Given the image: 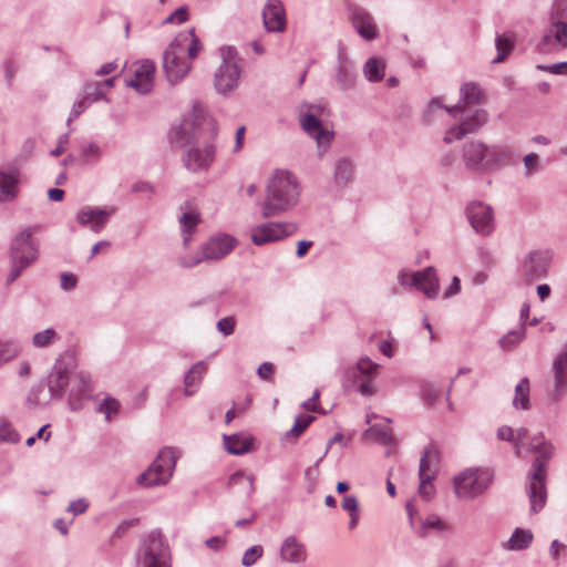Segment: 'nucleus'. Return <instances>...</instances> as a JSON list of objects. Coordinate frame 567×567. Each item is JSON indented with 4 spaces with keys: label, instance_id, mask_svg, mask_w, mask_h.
<instances>
[{
    "label": "nucleus",
    "instance_id": "nucleus-1",
    "mask_svg": "<svg viewBox=\"0 0 567 567\" xmlns=\"http://www.w3.org/2000/svg\"><path fill=\"white\" fill-rule=\"evenodd\" d=\"M217 122L200 105L194 104L192 112L169 131V141L177 147H187L182 161L192 173L207 172L216 157Z\"/></svg>",
    "mask_w": 567,
    "mask_h": 567
},
{
    "label": "nucleus",
    "instance_id": "nucleus-2",
    "mask_svg": "<svg viewBox=\"0 0 567 567\" xmlns=\"http://www.w3.org/2000/svg\"><path fill=\"white\" fill-rule=\"evenodd\" d=\"M527 452L534 455V462L528 473L526 492L530 502V511L538 513L546 503L547 465L554 456L555 447L543 432H538L530 439Z\"/></svg>",
    "mask_w": 567,
    "mask_h": 567
},
{
    "label": "nucleus",
    "instance_id": "nucleus-3",
    "mask_svg": "<svg viewBox=\"0 0 567 567\" xmlns=\"http://www.w3.org/2000/svg\"><path fill=\"white\" fill-rule=\"evenodd\" d=\"M299 197L300 186L296 176L288 171L277 169L267 184L261 216L264 218L280 216L292 209L298 204Z\"/></svg>",
    "mask_w": 567,
    "mask_h": 567
},
{
    "label": "nucleus",
    "instance_id": "nucleus-4",
    "mask_svg": "<svg viewBox=\"0 0 567 567\" xmlns=\"http://www.w3.org/2000/svg\"><path fill=\"white\" fill-rule=\"evenodd\" d=\"M514 148L507 145H487L470 141L463 146V162L467 169L488 173L511 165L515 161Z\"/></svg>",
    "mask_w": 567,
    "mask_h": 567
},
{
    "label": "nucleus",
    "instance_id": "nucleus-5",
    "mask_svg": "<svg viewBox=\"0 0 567 567\" xmlns=\"http://www.w3.org/2000/svg\"><path fill=\"white\" fill-rule=\"evenodd\" d=\"M39 226H29L18 231L11 240L9 248L10 270L6 278V286L12 285L21 274L37 261L40 243L34 234Z\"/></svg>",
    "mask_w": 567,
    "mask_h": 567
},
{
    "label": "nucleus",
    "instance_id": "nucleus-6",
    "mask_svg": "<svg viewBox=\"0 0 567 567\" xmlns=\"http://www.w3.org/2000/svg\"><path fill=\"white\" fill-rule=\"evenodd\" d=\"M221 63L214 75V86L221 95L233 93L239 85L243 68L237 50L233 47L221 48Z\"/></svg>",
    "mask_w": 567,
    "mask_h": 567
},
{
    "label": "nucleus",
    "instance_id": "nucleus-7",
    "mask_svg": "<svg viewBox=\"0 0 567 567\" xmlns=\"http://www.w3.org/2000/svg\"><path fill=\"white\" fill-rule=\"evenodd\" d=\"M187 41V34H178L164 52L163 68L171 85L181 82L192 69V63L184 58Z\"/></svg>",
    "mask_w": 567,
    "mask_h": 567
},
{
    "label": "nucleus",
    "instance_id": "nucleus-8",
    "mask_svg": "<svg viewBox=\"0 0 567 567\" xmlns=\"http://www.w3.org/2000/svg\"><path fill=\"white\" fill-rule=\"evenodd\" d=\"M493 481L487 468H466L454 477V492L460 498L472 499L484 493Z\"/></svg>",
    "mask_w": 567,
    "mask_h": 567
},
{
    "label": "nucleus",
    "instance_id": "nucleus-9",
    "mask_svg": "<svg viewBox=\"0 0 567 567\" xmlns=\"http://www.w3.org/2000/svg\"><path fill=\"white\" fill-rule=\"evenodd\" d=\"M69 382L68 370L62 365L55 364L47 378L49 394H43L42 385H34L27 396V403L38 406L48 404L50 400L62 399Z\"/></svg>",
    "mask_w": 567,
    "mask_h": 567
},
{
    "label": "nucleus",
    "instance_id": "nucleus-10",
    "mask_svg": "<svg viewBox=\"0 0 567 567\" xmlns=\"http://www.w3.org/2000/svg\"><path fill=\"white\" fill-rule=\"evenodd\" d=\"M177 455L171 447L162 449L144 471V488L166 485L176 467Z\"/></svg>",
    "mask_w": 567,
    "mask_h": 567
},
{
    "label": "nucleus",
    "instance_id": "nucleus-11",
    "mask_svg": "<svg viewBox=\"0 0 567 567\" xmlns=\"http://www.w3.org/2000/svg\"><path fill=\"white\" fill-rule=\"evenodd\" d=\"M295 223H265L255 226L251 229V241L256 246H262L268 243L285 239L297 231Z\"/></svg>",
    "mask_w": 567,
    "mask_h": 567
},
{
    "label": "nucleus",
    "instance_id": "nucleus-12",
    "mask_svg": "<svg viewBox=\"0 0 567 567\" xmlns=\"http://www.w3.org/2000/svg\"><path fill=\"white\" fill-rule=\"evenodd\" d=\"M144 567H172V555L161 532H152L144 548Z\"/></svg>",
    "mask_w": 567,
    "mask_h": 567
},
{
    "label": "nucleus",
    "instance_id": "nucleus-13",
    "mask_svg": "<svg viewBox=\"0 0 567 567\" xmlns=\"http://www.w3.org/2000/svg\"><path fill=\"white\" fill-rule=\"evenodd\" d=\"M398 279L402 286L415 287L417 290L423 291L427 298L434 299L439 295L440 286L434 267H427L422 271L413 272L410 276V280L408 272L402 270Z\"/></svg>",
    "mask_w": 567,
    "mask_h": 567
},
{
    "label": "nucleus",
    "instance_id": "nucleus-14",
    "mask_svg": "<svg viewBox=\"0 0 567 567\" xmlns=\"http://www.w3.org/2000/svg\"><path fill=\"white\" fill-rule=\"evenodd\" d=\"M466 216L475 233L488 236L494 230V212L489 205L472 202L466 207Z\"/></svg>",
    "mask_w": 567,
    "mask_h": 567
},
{
    "label": "nucleus",
    "instance_id": "nucleus-15",
    "mask_svg": "<svg viewBox=\"0 0 567 567\" xmlns=\"http://www.w3.org/2000/svg\"><path fill=\"white\" fill-rule=\"evenodd\" d=\"M551 256L547 250H532L522 262V271L526 281L532 282L547 276Z\"/></svg>",
    "mask_w": 567,
    "mask_h": 567
},
{
    "label": "nucleus",
    "instance_id": "nucleus-16",
    "mask_svg": "<svg viewBox=\"0 0 567 567\" xmlns=\"http://www.w3.org/2000/svg\"><path fill=\"white\" fill-rule=\"evenodd\" d=\"M488 121V113L484 109H476L470 115H466L462 122L451 127L443 141L452 143L454 140H461L467 134L476 133Z\"/></svg>",
    "mask_w": 567,
    "mask_h": 567
},
{
    "label": "nucleus",
    "instance_id": "nucleus-17",
    "mask_svg": "<svg viewBox=\"0 0 567 567\" xmlns=\"http://www.w3.org/2000/svg\"><path fill=\"white\" fill-rule=\"evenodd\" d=\"M114 213V207L100 208L85 206L76 213V221L82 226H90V229L97 234L104 229Z\"/></svg>",
    "mask_w": 567,
    "mask_h": 567
},
{
    "label": "nucleus",
    "instance_id": "nucleus-18",
    "mask_svg": "<svg viewBox=\"0 0 567 567\" xmlns=\"http://www.w3.org/2000/svg\"><path fill=\"white\" fill-rule=\"evenodd\" d=\"M236 244V238L226 234L212 237L202 247L203 261L224 258L235 248Z\"/></svg>",
    "mask_w": 567,
    "mask_h": 567
},
{
    "label": "nucleus",
    "instance_id": "nucleus-19",
    "mask_svg": "<svg viewBox=\"0 0 567 567\" xmlns=\"http://www.w3.org/2000/svg\"><path fill=\"white\" fill-rule=\"evenodd\" d=\"M461 97L456 105L449 107L445 106V111L453 116L460 112L462 115L466 112L467 105H477L484 101V92L480 85L475 82H466L461 86Z\"/></svg>",
    "mask_w": 567,
    "mask_h": 567
},
{
    "label": "nucleus",
    "instance_id": "nucleus-20",
    "mask_svg": "<svg viewBox=\"0 0 567 567\" xmlns=\"http://www.w3.org/2000/svg\"><path fill=\"white\" fill-rule=\"evenodd\" d=\"M350 18L353 28L359 35L367 41L374 40L379 35V31L372 16L361 7H352L350 9Z\"/></svg>",
    "mask_w": 567,
    "mask_h": 567
},
{
    "label": "nucleus",
    "instance_id": "nucleus-21",
    "mask_svg": "<svg viewBox=\"0 0 567 567\" xmlns=\"http://www.w3.org/2000/svg\"><path fill=\"white\" fill-rule=\"evenodd\" d=\"M301 126L309 136L317 141L318 147L326 151L334 133L324 128L321 121L312 113H307L302 116Z\"/></svg>",
    "mask_w": 567,
    "mask_h": 567
},
{
    "label": "nucleus",
    "instance_id": "nucleus-22",
    "mask_svg": "<svg viewBox=\"0 0 567 567\" xmlns=\"http://www.w3.org/2000/svg\"><path fill=\"white\" fill-rule=\"evenodd\" d=\"M265 28L270 32H280L286 27V16L279 0H268L262 10Z\"/></svg>",
    "mask_w": 567,
    "mask_h": 567
},
{
    "label": "nucleus",
    "instance_id": "nucleus-23",
    "mask_svg": "<svg viewBox=\"0 0 567 567\" xmlns=\"http://www.w3.org/2000/svg\"><path fill=\"white\" fill-rule=\"evenodd\" d=\"M554 390L551 399L555 402L567 393V352H563L553 362Z\"/></svg>",
    "mask_w": 567,
    "mask_h": 567
},
{
    "label": "nucleus",
    "instance_id": "nucleus-24",
    "mask_svg": "<svg viewBox=\"0 0 567 567\" xmlns=\"http://www.w3.org/2000/svg\"><path fill=\"white\" fill-rule=\"evenodd\" d=\"M553 45L557 49H567V23L564 21L553 22L543 35L542 42L538 44L540 52L545 51L544 47Z\"/></svg>",
    "mask_w": 567,
    "mask_h": 567
},
{
    "label": "nucleus",
    "instance_id": "nucleus-25",
    "mask_svg": "<svg viewBox=\"0 0 567 567\" xmlns=\"http://www.w3.org/2000/svg\"><path fill=\"white\" fill-rule=\"evenodd\" d=\"M336 80L339 87L343 91L352 89L357 81V73L353 62L349 60L346 52L342 50H340L338 53Z\"/></svg>",
    "mask_w": 567,
    "mask_h": 567
},
{
    "label": "nucleus",
    "instance_id": "nucleus-26",
    "mask_svg": "<svg viewBox=\"0 0 567 567\" xmlns=\"http://www.w3.org/2000/svg\"><path fill=\"white\" fill-rule=\"evenodd\" d=\"M20 172L0 171V203L13 202L19 195Z\"/></svg>",
    "mask_w": 567,
    "mask_h": 567
},
{
    "label": "nucleus",
    "instance_id": "nucleus-27",
    "mask_svg": "<svg viewBox=\"0 0 567 567\" xmlns=\"http://www.w3.org/2000/svg\"><path fill=\"white\" fill-rule=\"evenodd\" d=\"M281 560L290 564H302L307 559L305 545L295 536L287 537L280 548Z\"/></svg>",
    "mask_w": 567,
    "mask_h": 567
},
{
    "label": "nucleus",
    "instance_id": "nucleus-28",
    "mask_svg": "<svg viewBox=\"0 0 567 567\" xmlns=\"http://www.w3.org/2000/svg\"><path fill=\"white\" fill-rule=\"evenodd\" d=\"M440 464V452L435 445L429 444L424 447L419 465V476H426L433 474L436 477Z\"/></svg>",
    "mask_w": 567,
    "mask_h": 567
},
{
    "label": "nucleus",
    "instance_id": "nucleus-29",
    "mask_svg": "<svg viewBox=\"0 0 567 567\" xmlns=\"http://www.w3.org/2000/svg\"><path fill=\"white\" fill-rule=\"evenodd\" d=\"M186 210L179 217L181 230L183 234V245L187 247L190 241L192 234L196 230L197 225L200 223V214L193 209L190 204L185 203Z\"/></svg>",
    "mask_w": 567,
    "mask_h": 567
},
{
    "label": "nucleus",
    "instance_id": "nucleus-30",
    "mask_svg": "<svg viewBox=\"0 0 567 567\" xmlns=\"http://www.w3.org/2000/svg\"><path fill=\"white\" fill-rule=\"evenodd\" d=\"M78 388L76 391L74 389L71 390L69 398V405L72 411H78L82 406V399L90 394L91 392V378L90 375L80 372L78 374Z\"/></svg>",
    "mask_w": 567,
    "mask_h": 567
},
{
    "label": "nucleus",
    "instance_id": "nucleus-31",
    "mask_svg": "<svg viewBox=\"0 0 567 567\" xmlns=\"http://www.w3.org/2000/svg\"><path fill=\"white\" fill-rule=\"evenodd\" d=\"M205 373H206V363L204 361L196 362L186 372V374L184 377V385H185L184 393H185V395L190 396L197 391Z\"/></svg>",
    "mask_w": 567,
    "mask_h": 567
},
{
    "label": "nucleus",
    "instance_id": "nucleus-32",
    "mask_svg": "<svg viewBox=\"0 0 567 567\" xmlns=\"http://www.w3.org/2000/svg\"><path fill=\"white\" fill-rule=\"evenodd\" d=\"M254 443L251 436H241L239 434L224 435V446L229 454L243 455L250 451Z\"/></svg>",
    "mask_w": 567,
    "mask_h": 567
},
{
    "label": "nucleus",
    "instance_id": "nucleus-33",
    "mask_svg": "<svg viewBox=\"0 0 567 567\" xmlns=\"http://www.w3.org/2000/svg\"><path fill=\"white\" fill-rule=\"evenodd\" d=\"M533 538V533L529 529L516 528L503 547L507 550H524L530 546Z\"/></svg>",
    "mask_w": 567,
    "mask_h": 567
},
{
    "label": "nucleus",
    "instance_id": "nucleus-34",
    "mask_svg": "<svg viewBox=\"0 0 567 567\" xmlns=\"http://www.w3.org/2000/svg\"><path fill=\"white\" fill-rule=\"evenodd\" d=\"M362 72L369 82H379L385 75V62L380 58L372 56L364 63Z\"/></svg>",
    "mask_w": 567,
    "mask_h": 567
},
{
    "label": "nucleus",
    "instance_id": "nucleus-35",
    "mask_svg": "<svg viewBox=\"0 0 567 567\" xmlns=\"http://www.w3.org/2000/svg\"><path fill=\"white\" fill-rule=\"evenodd\" d=\"M353 176V164L347 158L342 157L336 162L334 165V182L339 186H346Z\"/></svg>",
    "mask_w": 567,
    "mask_h": 567
},
{
    "label": "nucleus",
    "instance_id": "nucleus-36",
    "mask_svg": "<svg viewBox=\"0 0 567 567\" xmlns=\"http://www.w3.org/2000/svg\"><path fill=\"white\" fill-rule=\"evenodd\" d=\"M530 383L528 378H523L515 386V395L513 399V406L515 409L528 410L529 403Z\"/></svg>",
    "mask_w": 567,
    "mask_h": 567
},
{
    "label": "nucleus",
    "instance_id": "nucleus-37",
    "mask_svg": "<svg viewBox=\"0 0 567 567\" xmlns=\"http://www.w3.org/2000/svg\"><path fill=\"white\" fill-rule=\"evenodd\" d=\"M59 339L60 337L54 328H47L32 336L31 344L35 349H45L55 343Z\"/></svg>",
    "mask_w": 567,
    "mask_h": 567
},
{
    "label": "nucleus",
    "instance_id": "nucleus-38",
    "mask_svg": "<svg viewBox=\"0 0 567 567\" xmlns=\"http://www.w3.org/2000/svg\"><path fill=\"white\" fill-rule=\"evenodd\" d=\"M120 406L121 404L115 398L105 394L104 398L97 403L95 410L97 413L103 414L107 422H111L113 417L118 413Z\"/></svg>",
    "mask_w": 567,
    "mask_h": 567
},
{
    "label": "nucleus",
    "instance_id": "nucleus-39",
    "mask_svg": "<svg viewBox=\"0 0 567 567\" xmlns=\"http://www.w3.org/2000/svg\"><path fill=\"white\" fill-rule=\"evenodd\" d=\"M495 47L497 50V56L493 60V63H499L513 51L514 37L507 34L497 35L495 39Z\"/></svg>",
    "mask_w": 567,
    "mask_h": 567
},
{
    "label": "nucleus",
    "instance_id": "nucleus-40",
    "mask_svg": "<svg viewBox=\"0 0 567 567\" xmlns=\"http://www.w3.org/2000/svg\"><path fill=\"white\" fill-rule=\"evenodd\" d=\"M364 436L373 439L382 444L389 445L393 443L392 430L385 425H372L365 432Z\"/></svg>",
    "mask_w": 567,
    "mask_h": 567
},
{
    "label": "nucleus",
    "instance_id": "nucleus-41",
    "mask_svg": "<svg viewBox=\"0 0 567 567\" xmlns=\"http://www.w3.org/2000/svg\"><path fill=\"white\" fill-rule=\"evenodd\" d=\"M429 529L445 532L449 529V525L445 522H443L437 515H430L422 522V525L416 533L419 537L425 538L427 536Z\"/></svg>",
    "mask_w": 567,
    "mask_h": 567
},
{
    "label": "nucleus",
    "instance_id": "nucleus-42",
    "mask_svg": "<svg viewBox=\"0 0 567 567\" xmlns=\"http://www.w3.org/2000/svg\"><path fill=\"white\" fill-rule=\"evenodd\" d=\"M22 347L17 340L0 341V365L17 358Z\"/></svg>",
    "mask_w": 567,
    "mask_h": 567
},
{
    "label": "nucleus",
    "instance_id": "nucleus-43",
    "mask_svg": "<svg viewBox=\"0 0 567 567\" xmlns=\"http://www.w3.org/2000/svg\"><path fill=\"white\" fill-rule=\"evenodd\" d=\"M379 369V364L371 361L369 358H362L357 363L355 369H352L347 372L348 375L353 378V380L360 379L361 375H372Z\"/></svg>",
    "mask_w": 567,
    "mask_h": 567
},
{
    "label": "nucleus",
    "instance_id": "nucleus-44",
    "mask_svg": "<svg viewBox=\"0 0 567 567\" xmlns=\"http://www.w3.org/2000/svg\"><path fill=\"white\" fill-rule=\"evenodd\" d=\"M235 485H241L244 487V492L247 496H250L254 493V477L251 475H246L241 471H237L230 475L228 480V486L233 487Z\"/></svg>",
    "mask_w": 567,
    "mask_h": 567
},
{
    "label": "nucleus",
    "instance_id": "nucleus-45",
    "mask_svg": "<svg viewBox=\"0 0 567 567\" xmlns=\"http://www.w3.org/2000/svg\"><path fill=\"white\" fill-rule=\"evenodd\" d=\"M20 440L21 436L13 425L7 420H2L0 422V444H17Z\"/></svg>",
    "mask_w": 567,
    "mask_h": 567
},
{
    "label": "nucleus",
    "instance_id": "nucleus-46",
    "mask_svg": "<svg viewBox=\"0 0 567 567\" xmlns=\"http://www.w3.org/2000/svg\"><path fill=\"white\" fill-rule=\"evenodd\" d=\"M102 157V150L96 143H87L81 150V158L86 165H95Z\"/></svg>",
    "mask_w": 567,
    "mask_h": 567
},
{
    "label": "nucleus",
    "instance_id": "nucleus-47",
    "mask_svg": "<svg viewBox=\"0 0 567 567\" xmlns=\"http://www.w3.org/2000/svg\"><path fill=\"white\" fill-rule=\"evenodd\" d=\"M315 416L309 414H300L296 417L293 426L286 433V437H299L307 427L313 422Z\"/></svg>",
    "mask_w": 567,
    "mask_h": 567
},
{
    "label": "nucleus",
    "instance_id": "nucleus-48",
    "mask_svg": "<svg viewBox=\"0 0 567 567\" xmlns=\"http://www.w3.org/2000/svg\"><path fill=\"white\" fill-rule=\"evenodd\" d=\"M83 97L89 103H93L105 99V94L102 90V84L99 82H87L83 86Z\"/></svg>",
    "mask_w": 567,
    "mask_h": 567
},
{
    "label": "nucleus",
    "instance_id": "nucleus-49",
    "mask_svg": "<svg viewBox=\"0 0 567 567\" xmlns=\"http://www.w3.org/2000/svg\"><path fill=\"white\" fill-rule=\"evenodd\" d=\"M525 328L519 330H512L507 334L503 336L498 343L504 350H512L524 337Z\"/></svg>",
    "mask_w": 567,
    "mask_h": 567
},
{
    "label": "nucleus",
    "instance_id": "nucleus-50",
    "mask_svg": "<svg viewBox=\"0 0 567 567\" xmlns=\"http://www.w3.org/2000/svg\"><path fill=\"white\" fill-rule=\"evenodd\" d=\"M185 34L188 35V41L186 43L185 52H187L189 60H194L198 55V53L202 51L203 44H202L200 40L198 39V37L195 34V28H192Z\"/></svg>",
    "mask_w": 567,
    "mask_h": 567
},
{
    "label": "nucleus",
    "instance_id": "nucleus-51",
    "mask_svg": "<svg viewBox=\"0 0 567 567\" xmlns=\"http://www.w3.org/2000/svg\"><path fill=\"white\" fill-rule=\"evenodd\" d=\"M125 69L134 74V78L124 79L125 84L135 89L138 93L142 92V64L134 62L131 68L125 65Z\"/></svg>",
    "mask_w": 567,
    "mask_h": 567
},
{
    "label": "nucleus",
    "instance_id": "nucleus-52",
    "mask_svg": "<svg viewBox=\"0 0 567 567\" xmlns=\"http://www.w3.org/2000/svg\"><path fill=\"white\" fill-rule=\"evenodd\" d=\"M419 494L424 501H431L435 494V487L433 485V474L426 476H419Z\"/></svg>",
    "mask_w": 567,
    "mask_h": 567
},
{
    "label": "nucleus",
    "instance_id": "nucleus-53",
    "mask_svg": "<svg viewBox=\"0 0 567 567\" xmlns=\"http://www.w3.org/2000/svg\"><path fill=\"white\" fill-rule=\"evenodd\" d=\"M155 73V63L152 60L144 59V95L153 90Z\"/></svg>",
    "mask_w": 567,
    "mask_h": 567
},
{
    "label": "nucleus",
    "instance_id": "nucleus-54",
    "mask_svg": "<svg viewBox=\"0 0 567 567\" xmlns=\"http://www.w3.org/2000/svg\"><path fill=\"white\" fill-rule=\"evenodd\" d=\"M264 554V549L260 545H255L248 548L241 558V564L245 567L252 566Z\"/></svg>",
    "mask_w": 567,
    "mask_h": 567
},
{
    "label": "nucleus",
    "instance_id": "nucleus-55",
    "mask_svg": "<svg viewBox=\"0 0 567 567\" xmlns=\"http://www.w3.org/2000/svg\"><path fill=\"white\" fill-rule=\"evenodd\" d=\"M537 69L551 74L567 75V61L553 64H538Z\"/></svg>",
    "mask_w": 567,
    "mask_h": 567
},
{
    "label": "nucleus",
    "instance_id": "nucleus-56",
    "mask_svg": "<svg viewBox=\"0 0 567 567\" xmlns=\"http://www.w3.org/2000/svg\"><path fill=\"white\" fill-rule=\"evenodd\" d=\"M524 166L526 169V176L533 175L539 169V157L536 153H529L524 157Z\"/></svg>",
    "mask_w": 567,
    "mask_h": 567
},
{
    "label": "nucleus",
    "instance_id": "nucleus-57",
    "mask_svg": "<svg viewBox=\"0 0 567 567\" xmlns=\"http://www.w3.org/2000/svg\"><path fill=\"white\" fill-rule=\"evenodd\" d=\"M236 320L234 317H225L218 320L217 329L224 336H230L235 331Z\"/></svg>",
    "mask_w": 567,
    "mask_h": 567
},
{
    "label": "nucleus",
    "instance_id": "nucleus-58",
    "mask_svg": "<svg viewBox=\"0 0 567 567\" xmlns=\"http://www.w3.org/2000/svg\"><path fill=\"white\" fill-rule=\"evenodd\" d=\"M89 508V502L85 498H79L76 501H72L69 504L68 512L72 513L74 516L83 514Z\"/></svg>",
    "mask_w": 567,
    "mask_h": 567
},
{
    "label": "nucleus",
    "instance_id": "nucleus-59",
    "mask_svg": "<svg viewBox=\"0 0 567 567\" xmlns=\"http://www.w3.org/2000/svg\"><path fill=\"white\" fill-rule=\"evenodd\" d=\"M78 278L71 272H64L60 278V286L64 291H71L76 287Z\"/></svg>",
    "mask_w": 567,
    "mask_h": 567
},
{
    "label": "nucleus",
    "instance_id": "nucleus-60",
    "mask_svg": "<svg viewBox=\"0 0 567 567\" xmlns=\"http://www.w3.org/2000/svg\"><path fill=\"white\" fill-rule=\"evenodd\" d=\"M177 262L179 266H182L184 268H192V267L197 266L200 262H203V258H202L200 252H196L192 256L179 257L177 259Z\"/></svg>",
    "mask_w": 567,
    "mask_h": 567
},
{
    "label": "nucleus",
    "instance_id": "nucleus-61",
    "mask_svg": "<svg viewBox=\"0 0 567 567\" xmlns=\"http://www.w3.org/2000/svg\"><path fill=\"white\" fill-rule=\"evenodd\" d=\"M354 383H358L355 385V390L362 395L368 396L373 395L375 393L374 386L372 385V382L370 380H362L360 378L354 380Z\"/></svg>",
    "mask_w": 567,
    "mask_h": 567
},
{
    "label": "nucleus",
    "instance_id": "nucleus-62",
    "mask_svg": "<svg viewBox=\"0 0 567 567\" xmlns=\"http://www.w3.org/2000/svg\"><path fill=\"white\" fill-rule=\"evenodd\" d=\"M528 435V430L526 427H519L514 431L515 437V454L516 456H520L523 442Z\"/></svg>",
    "mask_w": 567,
    "mask_h": 567
},
{
    "label": "nucleus",
    "instance_id": "nucleus-63",
    "mask_svg": "<svg viewBox=\"0 0 567 567\" xmlns=\"http://www.w3.org/2000/svg\"><path fill=\"white\" fill-rule=\"evenodd\" d=\"M87 104H89V102L86 100H84V97L76 101L72 106L70 116L68 118V123H70L74 118H78L85 111V109L87 107Z\"/></svg>",
    "mask_w": 567,
    "mask_h": 567
},
{
    "label": "nucleus",
    "instance_id": "nucleus-64",
    "mask_svg": "<svg viewBox=\"0 0 567 567\" xmlns=\"http://www.w3.org/2000/svg\"><path fill=\"white\" fill-rule=\"evenodd\" d=\"M341 506L349 514L359 512V502L354 495L344 496Z\"/></svg>",
    "mask_w": 567,
    "mask_h": 567
}]
</instances>
